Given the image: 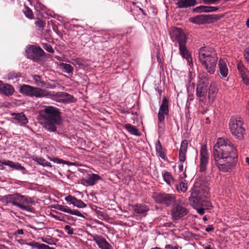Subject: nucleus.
<instances>
[{
    "label": "nucleus",
    "mask_w": 249,
    "mask_h": 249,
    "mask_svg": "<svg viewBox=\"0 0 249 249\" xmlns=\"http://www.w3.org/2000/svg\"><path fill=\"white\" fill-rule=\"evenodd\" d=\"M26 244L31 246L33 249H45L48 248L47 245L35 241L27 243Z\"/></svg>",
    "instance_id": "29"
},
{
    "label": "nucleus",
    "mask_w": 249,
    "mask_h": 249,
    "mask_svg": "<svg viewBox=\"0 0 249 249\" xmlns=\"http://www.w3.org/2000/svg\"><path fill=\"white\" fill-rule=\"evenodd\" d=\"M97 213H98V215H99V216H100L103 217H104V216H105L104 214V213H102V212H99Z\"/></svg>",
    "instance_id": "60"
},
{
    "label": "nucleus",
    "mask_w": 249,
    "mask_h": 249,
    "mask_svg": "<svg viewBox=\"0 0 249 249\" xmlns=\"http://www.w3.org/2000/svg\"><path fill=\"white\" fill-rule=\"evenodd\" d=\"M187 146V141L186 140H183L181 143L178 154L179 161V163L178 164V169L180 172L183 171L184 165L186 166L187 163L185 162V160Z\"/></svg>",
    "instance_id": "11"
},
{
    "label": "nucleus",
    "mask_w": 249,
    "mask_h": 249,
    "mask_svg": "<svg viewBox=\"0 0 249 249\" xmlns=\"http://www.w3.org/2000/svg\"><path fill=\"white\" fill-rule=\"evenodd\" d=\"M165 249H179L178 247L172 245H167L165 247Z\"/></svg>",
    "instance_id": "53"
},
{
    "label": "nucleus",
    "mask_w": 249,
    "mask_h": 249,
    "mask_svg": "<svg viewBox=\"0 0 249 249\" xmlns=\"http://www.w3.org/2000/svg\"><path fill=\"white\" fill-rule=\"evenodd\" d=\"M32 202V200L30 198L19 194H17V198L16 200V206L22 210L28 212L32 211V208L29 204Z\"/></svg>",
    "instance_id": "9"
},
{
    "label": "nucleus",
    "mask_w": 249,
    "mask_h": 249,
    "mask_svg": "<svg viewBox=\"0 0 249 249\" xmlns=\"http://www.w3.org/2000/svg\"><path fill=\"white\" fill-rule=\"evenodd\" d=\"M196 209L197 212L201 215H203L204 213V208H197V207L195 208Z\"/></svg>",
    "instance_id": "54"
},
{
    "label": "nucleus",
    "mask_w": 249,
    "mask_h": 249,
    "mask_svg": "<svg viewBox=\"0 0 249 249\" xmlns=\"http://www.w3.org/2000/svg\"><path fill=\"white\" fill-rule=\"evenodd\" d=\"M158 153H159V156H160V158H162V159H163V158H164V154H163V153L162 152V151H160V152H158Z\"/></svg>",
    "instance_id": "58"
},
{
    "label": "nucleus",
    "mask_w": 249,
    "mask_h": 249,
    "mask_svg": "<svg viewBox=\"0 0 249 249\" xmlns=\"http://www.w3.org/2000/svg\"><path fill=\"white\" fill-rule=\"evenodd\" d=\"M199 60L207 72L213 74L215 71L218 57L214 50L209 46L201 47L198 53Z\"/></svg>",
    "instance_id": "2"
},
{
    "label": "nucleus",
    "mask_w": 249,
    "mask_h": 249,
    "mask_svg": "<svg viewBox=\"0 0 249 249\" xmlns=\"http://www.w3.org/2000/svg\"><path fill=\"white\" fill-rule=\"evenodd\" d=\"M54 208L60 211L70 213L72 215H75L79 217H84V215L81 213L80 211L77 210H71L68 206L57 205Z\"/></svg>",
    "instance_id": "16"
},
{
    "label": "nucleus",
    "mask_w": 249,
    "mask_h": 249,
    "mask_svg": "<svg viewBox=\"0 0 249 249\" xmlns=\"http://www.w3.org/2000/svg\"><path fill=\"white\" fill-rule=\"evenodd\" d=\"M168 101L166 97H163L162 104L160 105L158 113V120L159 121H164L165 115H168Z\"/></svg>",
    "instance_id": "15"
},
{
    "label": "nucleus",
    "mask_w": 249,
    "mask_h": 249,
    "mask_svg": "<svg viewBox=\"0 0 249 249\" xmlns=\"http://www.w3.org/2000/svg\"><path fill=\"white\" fill-rule=\"evenodd\" d=\"M200 155L199 171L201 172H205L207 169L209 159V155L205 145L201 146L200 151Z\"/></svg>",
    "instance_id": "12"
},
{
    "label": "nucleus",
    "mask_w": 249,
    "mask_h": 249,
    "mask_svg": "<svg viewBox=\"0 0 249 249\" xmlns=\"http://www.w3.org/2000/svg\"><path fill=\"white\" fill-rule=\"evenodd\" d=\"M237 67L241 77L244 76L245 75H248L249 72L242 64L238 63Z\"/></svg>",
    "instance_id": "33"
},
{
    "label": "nucleus",
    "mask_w": 249,
    "mask_h": 249,
    "mask_svg": "<svg viewBox=\"0 0 249 249\" xmlns=\"http://www.w3.org/2000/svg\"><path fill=\"white\" fill-rule=\"evenodd\" d=\"M47 247L48 248L47 249H55L54 248H51V247H50L49 246L47 245Z\"/></svg>",
    "instance_id": "63"
},
{
    "label": "nucleus",
    "mask_w": 249,
    "mask_h": 249,
    "mask_svg": "<svg viewBox=\"0 0 249 249\" xmlns=\"http://www.w3.org/2000/svg\"><path fill=\"white\" fill-rule=\"evenodd\" d=\"M179 8H186L193 6L196 4V0H177L176 3Z\"/></svg>",
    "instance_id": "18"
},
{
    "label": "nucleus",
    "mask_w": 249,
    "mask_h": 249,
    "mask_svg": "<svg viewBox=\"0 0 249 249\" xmlns=\"http://www.w3.org/2000/svg\"><path fill=\"white\" fill-rule=\"evenodd\" d=\"M40 115L46 121H52L54 123H60L61 117L58 109L52 106L46 107L40 111Z\"/></svg>",
    "instance_id": "6"
},
{
    "label": "nucleus",
    "mask_w": 249,
    "mask_h": 249,
    "mask_svg": "<svg viewBox=\"0 0 249 249\" xmlns=\"http://www.w3.org/2000/svg\"><path fill=\"white\" fill-rule=\"evenodd\" d=\"M24 14L25 16L30 18L32 19L34 17V15L32 11L27 6H25L24 9L23 10Z\"/></svg>",
    "instance_id": "38"
},
{
    "label": "nucleus",
    "mask_w": 249,
    "mask_h": 249,
    "mask_svg": "<svg viewBox=\"0 0 249 249\" xmlns=\"http://www.w3.org/2000/svg\"><path fill=\"white\" fill-rule=\"evenodd\" d=\"M207 87L197 85L196 87V95L197 97L204 98L207 93Z\"/></svg>",
    "instance_id": "28"
},
{
    "label": "nucleus",
    "mask_w": 249,
    "mask_h": 249,
    "mask_svg": "<svg viewBox=\"0 0 249 249\" xmlns=\"http://www.w3.org/2000/svg\"><path fill=\"white\" fill-rule=\"evenodd\" d=\"M218 67L219 72L222 78L227 77L229 73L227 61L223 59H220L218 63Z\"/></svg>",
    "instance_id": "17"
},
{
    "label": "nucleus",
    "mask_w": 249,
    "mask_h": 249,
    "mask_svg": "<svg viewBox=\"0 0 249 249\" xmlns=\"http://www.w3.org/2000/svg\"><path fill=\"white\" fill-rule=\"evenodd\" d=\"M4 164L16 170L21 171L23 174H25L27 172L25 167L18 162H14L12 161L8 160L4 163Z\"/></svg>",
    "instance_id": "20"
},
{
    "label": "nucleus",
    "mask_w": 249,
    "mask_h": 249,
    "mask_svg": "<svg viewBox=\"0 0 249 249\" xmlns=\"http://www.w3.org/2000/svg\"><path fill=\"white\" fill-rule=\"evenodd\" d=\"M217 93V89L215 84L213 83L211 84L209 92H208V98L210 101L213 102Z\"/></svg>",
    "instance_id": "22"
},
{
    "label": "nucleus",
    "mask_w": 249,
    "mask_h": 249,
    "mask_svg": "<svg viewBox=\"0 0 249 249\" xmlns=\"http://www.w3.org/2000/svg\"><path fill=\"white\" fill-rule=\"evenodd\" d=\"M32 79L34 84L37 86L43 87L45 85V83L43 81L41 76L35 74L32 75Z\"/></svg>",
    "instance_id": "30"
},
{
    "label": "nucleus",
    "mask_w": 249,
    "mask_h": 249,
    "mask_svg": "<svg viewBox=\"0 0 249 249\" xmlns=\"http://www.w3.org/2000/svg\"><path fill=\"white\" fill-rule=\"evenodd\" d=\"M61 97L62 98V100L66 102H71L72 100L73 97L72 96L66 92H63L61 94Z\"/></svg>",
    "instance_id": "39"
},
{
    "label": "nucleus",
    "mask_w": 249,
    "mask_h": 249,
    "mask_svg": "<svg viewBox=\"0 0 249 249\" xmlns=\"http://www.w3.org/2000/svg\"><path fill=\"white\" fill-rule=\"evenodd\" d=\"M35 24L37 27L43 29L45 25V22L41 19H37L35 22Z\"/></svg>",
    "instance_id": "46"
},
{
    "label": "nucleus",
    "mask_w": 249,
    "mask_h": 249,
    "mask_svg": "<svg viewBox=\"0 0 249 249\" xmlns=\"http://www.w3.org/2000/svg\"><path fill=\"white\" fill-rule=\"evenodd\" d=\"M213 156L215 165L223 172H230L236 165V150L226 138L217 139L213 148Z\"/></svg>",
    "instance_id": "1"
},
{
    "label": "nucleus",
    "mask_w": 249,
    "mask_h": 249,
    "mask_svg": "<svg viewBox=\"0 0 249 249\" xmlns=\"http://www.w3.org/2000/svg\"><path fill=\"white\" fill-rule=\"evenodd\" d=\"M206 19L205 16L201 15L190 18L189 21L195 24H201L204 23Z\"/></svg>",
    "instance_id": "26"
},
{
    "label": "nucleus",
    "mask_w": 249,
    "mask_h": 249,
    "mask_svg": "<svg viewBox=\"0 0 249 249\" xmlns=\"http://www.w3.org/2000/svg\"><path fill=\"white\" fill-rule=\"evenodd\" d=\"M42 46L44 49H45L47 52L51 53H54V50L50 44L42 43Z\"/></svg>",
    "instance_id": "44"
},
{
    "label": "nucleus",
    "mask_w": 249,
    "mask_h": 249,
    "mask_svg": "<svg viewBox=\"0 0 249 249\" xmlns=\"http://www.w3.org/2000/svg\"><path fill=\"white\" fill-rule=\"evenodd\" d=\"M194 11L197 13L206 12H207V6H200L194 9Z\"/></svg>",
    "instance_id": "43"
},
{
    "label": "nucleus",
    "mask_w": 249,
    "mask_h": 249,
    "mask_svg": "<svg viewBox=\"0 0 249 249\" xmlns=\"http://www.w3.org/2000/svg\"><path fill=\"white\" fill-rule=\"evenodd\" d=\"M89 235L91 237L94 241L98 247L101 249H112L111 246L103 237L97 234H89Z\"/></svg>",
    "instance_id": "14"
},
{
    "label": "nucleus",
    "mask_w": 249,
    "mask_h": 249,
    "mask_svg": "<svg viewBox=\"0 0 249 249\" xmlns=\"http://www.w3.org/2000/svg\"><path fill=\"white\" fill-rule=\"evenodd\" d=\"M159 130L160 133H161L163 131L164 127V121H159Z\"/></svg>",
    "instance_id": "48"
},
{
    "label": "nucleus",
    "mask_w": 249,
    "mask_h": 249,
    "mask_svg": "<svg viewBox=\"0 0 249 249\" xmlns=\"http://www.w3.org/2000/svg\"><path fill=\"white\" fill-rule=\"evenodd\" d=\"M176 189L178 192L185 193L187 190V184L186 183L181 182L179 185H176Z\"/></svg>",
    "instance_id": "35"
},
{
    "label": "nucleus",
    "mask_w": 249,
    "mask_h": 249,
    "mask_svg": "<svg viewBox=\"0 0 249 249\" xmlns=\"http://www.w3.org/2000/svg\"><path fill=\"white\" fill-rule=\"evenodd\" d=\"M100 179L101 177L100 176L97 174H92L89 176V178L86 180V182L89 185H93L97 180Z\"/></svg>",
    "instance_id": "27"
},
{
    "label": "nucleus",
    "mask_w": 249,
    "mask_h": 249,
    "mask_svg": "<svg viewBox=\"0 0 249 249\" xmlns=\"http://www.w3.org/2000/svg\"><path fill=\"white\" fill-rule=\"evenodd\" d=\"M209 192V188L204 186L194 190L189 199L190 204L194 208L203 205L205 198L208 196Z\"/></svg>",
    "instance_id": "3"
},
{
    "label": "nucleus",
    "mask_w": 249,
    "mask_h": 249,
    "mask_svg": "<svg viewBox=\"0 0 249 249\" xmlns=\"http://www.w3.org/2000/svg\"><path fill=\"white\" fill-rule=\"evenodd\" d=\"M26 54L28 58L36 61L44 56L45 53L40 47L32 45L28 47Z\"/></svg>",
    "instance_id": "7"
},
{
    "label": "nucleus",
    "mask_w": 249,
    "mask_h": 249,
    "mask_svg": "<svg viewBox=\"0 0 249 249\" xmlns=\"http://www.w3.org/2000/svg\"><path fill=\"white\" fill-rule=\"evenodd\" d=\"M74 206L79 208H83L87 207V205L83 201L77 198L75 200Z\"/></svg>",
    "instance_id": "41"
},
{
    "label": "nucleus",
    "mask_w": 249,
    "mask_h": 249,
    "mask_svg": "<svg viewBox=\"0 0 249 249\" xmlns=\"http://www.w3.org/2000/svg\"><path fill=\"white\" fill-rule=\"evenodd\" d=\"M148 209L144 206L136 205L134 209V211L140 214H145Z\"/></svg>",
    "instance_id": "37"
},
{
    "label": "nucleus",
    "mask_w": 249,
    "mask_h": 249,
    "mask_svg": "<svg viewBox=\"0 0 249 249\" xmlns=\"http://www.w3.org/2000/svg\"><path fill=\"white\" fill-rule=\"evenodd\" d=\"M65 230L67 231V233L68 234L72 235L73 234V231L72 229H71V227L69 225L65 226Z\"/></svg>",
    "instance_id": "50"
},
{
    "label": "nucleus",
    "mask_w": 249,
    "mask_h": 249,
    "mask_svg": "<svg viewBox=\"0 0 249 249\" xmlns=\"http://www.w3.org/2000/svg\"><path fill=\"white\" fill-rule=\"evenodd\" d=\"M19 92L23 95L36 98H42L50 95V93L44 89L24 84L20 86Z\"/></svg>",
    "instance_id": "5"
},
{
    "label": "nucleus",
    "mask_w": 249,
    "mask_h": 249,
    "mask_svg": "<svg viewBox=\"0 0 249 249\" xmlns=\"http://www.w3.org/2000/svg\"><path fill=\"white\" fill-rule=\"evenodd\" d=\"M21 73L16 71H11L7 74L8 79H14L15 78L20 77Z\"/></svg>",
    "instance_id": "40"
},
{
    "label": "nucleus",
    "mask_w": 249,
    "mask_h": 249,
    "mask_svg": "<svg viewBox=\"0 0 249 249\" xmlns=\"http://www.w3.org/2000/svg\"><path fill=\"white\" fill-rule=\"evenodd\" d=\"M156 149L157 152H160L162 151V145L159 140L157 142L156 145Z\"/></svg>",
    "instance_id": "49"
},
{
    "label": "nucleus",
    "mask_w": 249,
    "mask_h": 249,
    "mask_svg": "<svg viewBox=\"0 0 249 249\" xmlns=\"http://www.w3.org/2000/svg\"><path fill=\"white\" fill-rule=\"evenodd\" d=\"M60 123H54L52 121H46L44 124V127L46 130L49 132H55L57 129L56 125Z\"/></svg>",
    "instance_id": "24"
},
{
    "label": "nucleus",
    "mask_w": 249,
    "mask_h": 249,
    "mask_svg": "<svg viewBox=\"0 0 249 249\" xmlns=\"http://www.w3.org/2000/svg\"><path fill=\"white\" fill-rule=\"evenodd\" d=\"M179 49L180 54L182 56L187 59L189 62V59L190 58V54L189 53L188 50H187L186 43L179 45Z\"/></svg>",
    "instance_id": "23"
},
{
    "label": "nucleus",
    "mask_w": 249,
    "mask_h": 249,
    "mask_svg": "<svg viewBox=\"0 0 249 249\" xmlns=\"http://www.w3.org/2000/svg\"><path fill=\"white\" fill-rule=\"evenodd\" d=\"M203 219L204 221H206V220H207V218H206V216L203 217Z\"/></svg>",
    "instance_id": "64"
},
{
    "label": "nucleus",
    "mask_w": 249,
    "mask_h": 249,
    "mask_svg": "<svg viewBox=\"0 0 249 249\" xmlns=\"http://www.w3.org/2000/svg\"><path fill=\"white\" fill-rule=\"evenodd\" d=\"M246 161L249 164V158L247 157L246 158Z\"/></svg>",
    "instance_id": "62"
},
{
    "label": "nucleus",
    "mask_w": 249,
    "mask_h": 249,
    "mask_svg": "<svg viewBox=\"0 0 249 249\" xmlns=\"http://www.w3.org/2000/svg\"><path fill=\"white\" fill-rule=\"evenodd\" d=\"M60 68L67 73L72 72L73 71V67L70 64L65 63H61L60 64Z\"/></svg>",
    "instance_id": "34"
},
{
    "label": "nucleus",
    "mask_w": 249,
    "mask_h": 249,
    "mask_svg": "<svg viewBox=\"0 0 249 249\" xmlns=\"http://www.w3.org/2000/svg\"><path fill=\"white\" fill-rule=\"evenodd\" d=\"M124 127L131 134L135 135H139L138 129L132 125L127 124L125 125Z\"/></svg>",
    "instance_id": "36"
},
{
    "label": "nucleus",
    "mask_w": 249,
    "mask_h": 249,
    "mask_svg": "<svg viewBox=\"0 0 249 249\" xmlns=\"http://www.w3.org/2000/svg\"><path fill=\"white\" fill-rule=\"evenodd\" d=\"M37 162L42 165L43 166H47V167H51V163L49 162L46 161L45 160L43 159H38L37 160Z\"/></svg>",
    "instance_id": "42"
},
{
    "label": "nucleus",
    "mask_w": 249,
    "mask_h": 249,
    "mask_svg": "<svg viewBox=\"0 0 249 249\" xmlns=\"http://www.w3.org/2000/svg\"><path fill=\"white\" fill-rule=\"evenodd\" d=\"M76 198L71 196V195H69L65 197V199L68 202H70L71 204L74 205L75 200Z\"/></svg>",
    "instance_id": "45"
},
{
    "label": "nucleus",
    "mask_w": 249,
    "mask_h": 249,
    "mask_svg": "<svg viewBox=\"0 0 249 249\" xmlns=\"http://www.w3.org/2000/svg\"><path fill=\"white\" fill-rule=\"evenodd\" d=\"M17 194L18 193H16L14 194L8 195L4 196L1 198L2 202L6 204H11L13 205L16 206Z\"/></svg>",
    "instance_id": "19"
},
{
    "label": "nucleus",
    "mask_w": 249,
    "mask_h": 249,
    "mask_svg": "<svg viewBox=\"0 0 249 249\" xmlns=\"http://www.w3.org/2000/svg\"><path fill=\"white\" fill-rule=\"evenodd\" d=\"M14 92V89L12 86L9 84H3L0 93L7 96H10L13 94Z\"/></svg>",
    "instance_id": "25"
},
{
    "label": "nucleus",
    "mask_w": 249,
    "mask_h": 249,
    "mask_svg": "<svg viewBox=\"0 0 249 249\" xmlns=\"http://www.w3.org/2000/svg\"><path fill=\"white\" fill-rule=\"evenodd\" d=\"M208 74L206 72H203L199 75V81L197 85L207 87L209 84Z\"/></svg>",
    "instance_id": "21"
},
{
    "label": "nucleus",
    "mask_w": 249,
    "mask_h": 249,
    "mask_svg": "<svg viewBox=\"0 0 249 249\" xmlns=\"http://www.w3.org/2000/svg\"><path fill=\"white\" fill-rule=\"evenodd\" d=\"M13 116L15 118L21 122L23 124H26L28 122L27 119L23 113H14Z\"/></svg>",
    "instance_id": "32"
},
{
    "label": "nucleus",
    "mask_w": 249,
    "mask_h": 249,
    "mask_svg": "<svg viewBox=\"0 0 249 249\" xmlns=\"http://www.w3.org/2000/svg\"><path fill=\"white\" fill-rule=\"evenodd\" d=\"M52 216L55 218V219L56 220H59V221H65V220L64 219H62L60 217L57 216V215H53Z\"/></svg>",
    "instance_id": "57"
},
{
    "label": "nucleus",
    "mask_w": 249,
    "mask_h": 249,
    "mask_svg": "<svg viewBox=\"0 0 249 249\" xmlns=\"http://www.w3.org/2000/svg\"><path fill=\"white\" fill-rule=\"evenodd\" d=\"M207 13L215 12V11H216L218 9V8L217 7H214V6H207Z\"/></svg>",
    "instance_id": "51"
},
{
    "label": "nucleus",
    "mask_w": 249,
    "mask_h": 249,
    "mask_svg": "<svg viewBox=\"0 0 249 249\" xmlns=\"http://www.w3.org/2000/svg\"><path fill=\"white\" fill-rule=\"evenodd\" d=\"M163 178L165 181L170 186H172L173 184L174 179L170 172H165L163 174Z\"/></svg>",
    "instance_id": "31"
},
{
    "label": "nucleus",
    "mask_w": 249,
    "mask_h": 249,
    "mask_svg": "<svg viewBox=\"0 0 249 249\" xmlns=\"http://www.w3.org/2000/svg\"><path fill=\"white\" fill-rule=\"evenodd\" d=\"M24 233L23 230L22 229H18L17 231L14 233V235L18 234H23Z\"/></svg>",
    "instance_id": "55"
},
{
    "label": "nucleus",
    "mask_w": 249,
    "mask_h": 249,
    "mask_svg": "<svg viewBox=\"0 0 249 249\" xmlns=\"http://www.w3.org/2000/svg\"><path fill=\"white\" fill-rule=\"evenodd\" d=\"M244 56L245 60L247 63L249 64V47L247 48L244 52Z\"/></svg>",
    "instance_id": "47"
},
{
    "label": "nucleus",
    "mask_w": 249,
    "mask_h": 249,
    "mask_svg": "<svg viewBox=\"0 0 249 249\" xmlns=\"http://www.w3.org/2000/svg\"><path fill=\"white\" fill-rule=\"evenodd\" d=\"M204 249H213L211 245H207L204 247Z\"/></svg>",
    "instance_id": "59"
},
{
    "label": "nucleus",
    "mask_w": 249,
    "mask_h": 249,
    "mask_svg": "<svg viewBox=\"0 0 249 249\" xmlns=\"http://www.w3.org/2000/svg\"><path fill=\"white\" fill-rule=\"evenodd\" d=\"M247 26L249 27V18L248 19L246 22Z\"/></svg>",
    "instance_id": "61"
},
{
    "label": "nucleus",
    "mask_w": 249,
    "mask_h": 249,
    "mask_svg": "<svg viewBox=\"0 0 249 249\" xmlns=\"http://www.w3.org/2000/svg\"><path fill=\"white\" fill-rule=\"evenodd\" d=\"M170 34L172 39L176 40L178 43V45L186 43V36L181 29L177 27H172L171 29Z\"/></svg>",
    "instance_id": "10"
},
{
    "label": "nucleus",
    "mask_w": 249,
    "mask_h": 249,
    "mask_svg": "<svg viewBox=\"0 0 249 249\" xmlns=\"http://www.w3.org/2000/svg\"><path fill=\"white\" fill-rule=\"evenodd\" d=\"M213 230V227L212 225L209 226L208 227H207L205 229L206 231L207 232H209L210 231H212Z\"/></svg>",
    "instance_id": "56"
},
{
    "label": "nucleus",
    "mask_w": 249,
    "mask_h": 249,
    "mask_svg": "<svg viewBox=\"0 0 249 249\" xmlns=\"http://www.w3.org/2000/svg\"><path fill=\"white\" fill-rule=\"evenodd\" d=\"M187 213V209L179 204H175L171 211L172 217L174 220L179 219Z\"/></svg>",
    "instance_id": "13"
},
{
    "label": "nucleus",
    "mask_w": 249,
    "mask_h": 249,
    "mask_svg": "<svg viewBox=\"0 0 249 249\" xmlns=\"http://www.w3.org/2000/svg\"><path fill=\"white\" fill-rule=\"evenodd\" d=\"M155 200L159 203L165 205L167 206L171 205L172 203L175 202V196L169 194H155L153 196Z\"/></svg>",
    "instance_id": "8"
},
{
    "label": "nucleus",
    "mask_w": 249,
    "mask_h": 249,
    "mask_svg": "<svg viewBox=\"0 0 249 249\" xmlns=\"http://www.w3.org/2000/svg\"><path fill=\"white\" fill-rule=\"evenodd\" d=\"M240 117L232 116L229 122V128L232 135L237 139L241 140L244 137L245 129Z\"/></svg>",
    "instance_id": "4"
},
{
    "label": "nucleus",
    "mask_w": 249,
    "mask_h": 249,
    "mask_svg": "<svg viewBox=\"0 0 249 249\" xmlns=\"http://www.w3.org/2000/svg\"><path fill=\"white\" fill-rule=\"evenodd\" d=\"M248 75H245L244 76H242V79L243 83L246 85H249V78L248 77Z\"/></svg>",
    "instance_id": "52"
}]
</instances>
